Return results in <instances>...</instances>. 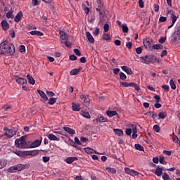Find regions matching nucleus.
<instances>
[{
  "label": "nucleus",
  "instance_id": "obj_1",
  "mask_svg": "<svg viewBox=\"0 0 180 180\" xmlns=\"http://www.w3.org/2000/svg\"><path fill=\"white\" fill-rule=\"evenodd\" d=\"M1 55L8 54L10 56H13L15 54V45L13 44H9L8 41H4L0 44Z\"/></svg>",
  "mask_w": 180,
  "mask_h": 180
},
{
  "label": "nucleus",
  "instance_id": "obj_2",
  "mask_svg": "<svg viewBox=\"0 0 180 180\" xmlns=\"http://www.w3.org/2000/svg\"><path fill=\"white\" fill-rule=\"evenodd\" d=\"M121 85H122V86H125L126 88L129 86H133L135 91H140V87L139 86V85H137V84L134 82L128 83L127 82H122Z\"/></svg>",
  "mask_w": 180,
  "mask_h": 180
},
{
  "label": "nucleus",
  "instance_id": "obj_3",
  "mask_svg": "<svg viewBox=\"0 0 180 180\" xmlns=\"http://www.w3.org/2000/svg\"><path fill=\"white\" fill-rule=\"evenodd\" d=\"M154 44V41L148 38L143 39V45L146 50H151V46Z\"/></svg>",
  "mask_w": 180,
  "mask_h": 180
},
{
  "label": "nucleus",
  "instance_id": "obj_4",
  "mask_svg": "<svg viewBox=\"0 0 180 180\" xmlns=\"http://www.w3.org/2000/svg\"><path fill=\"white\" fill-rule=\"evenodd\" d=\"M4 130H6V131L4 133V135L6 136L8 139H12L13 136H16V129H7L6 128H4Z\"/></svg>",
  "mask_w": 180,
  "mask_h": 180
},
{
  "label": "nucleus",
  "instance_id": "obj_5",
  "mask_svg": "<svg viewBox=\"0 0 180 180\" xmlns=\"http://www.w3.org/2000/svg\"><path fill=\"white\" fill-rule=\"evenodd\" d=\"M172 41H178L180 40V27H178L176 31L172 34Z\"/></svg>",
  "mask_w": 180,
  "mask_h": 180
},
{
  "label": "nucleus",
  "instance_id": "obj_6",
  "mask_svg": "<svg viewBox=\"0 0 180 180\" xmlns=\"http://www.w3.org/2000/svg\"><path fill=\"white\" fill-rule=\"evenodd\" d=\"M15 144L18 146V148H29L27 147V142L22 141H15Z\"/></svg>",
  "mask_w": 180,
  "mask_h": 180
},
{
  "label": "nucleus",
  "instance_id": "obj_7",
  "mask_svg": "<svg viewBox=\"0 0 180 180\" xmlns=\"http://www.w3.org/2000/svg\"><path fill=\"white\" fill-rule=\"evenodd\" d=\"M96 11L99 13V23H103L105 22V20H103V18H105V10H101L99 8H96Z\"/></svg>",
  "mask_w": 180,
  "mask_h": 180
},
{
  "label": "nucleus",
  "instance_id": "obj_8",
  "mask_svg": "<svg viewBox=\"0 0 180 180\" xmlns=\"http://www.w3.org/2000/svg\"><path fill=\"white\" fill-rule=\"evenodd\" d=\"M41 145V140H39L37 139L34 141H33L30 146L28 147V148H36L37 147H40V146Z\"/></svg>",
  "mask_w": 180,
  "mask_h": 180
},
{
  "label": "nucleus",
  "instance_id": "obj_9",
  "mask_svg": "<svg viewBox=\"0 0 180 180\" xmlns=\"http://www.w3.org/2000/svg\"><path fill=\"white\" fill-rule=\"evenodd\" d=\"M141 60H142V63H143L144 64H150V63H151L150 55H146L141 57Z\"/></svg>",
  "mask_w": 180,
  "mask_h": 180
},
{
  "label": "nucleus",
  "instance_id": "obj_10",
  "mask_svg": "<svg viewBox=\"0 0 180 180\" xmlns=\"http://www.w3.org/2000/svg\"><path fill=\"white\" fill-rule=\"evenodd\" d=\"M15 78H17V79H15L16 82H18V84H20L21 85H23L25 84H26V82H27V80H26V79L23 78V77H19L18 76H14Z\"/></svg>",
  "mask_w": 180,
  "mask_h": 180
},
{
  "label": "nucleus",
  "instance_id": "obj_11",
  "mask_svg": "<svg viewBox=\"0 0 180 180\" xmlns=\"http://www.w3.org/2000/svg\"><path fill=\"white\" fill-rule=\"evenodd\" d=\"M17 171H23V169H26V168L29 167V165H23V164H18L15 165Z\"/></svg>",
  "mask_w": 180,
  "mask_h": 180
},
{
  "label": "nucleus",
  "instance_id": "obj_12",
  "mask_svg": "<svg viewBox=\"0 0 180 180\" xmlns=\"http://www.w3.org/2000/svg\"><path fill=\"white\" fill-rule=\"evenodd\" d=\"M72 109L74 112H79L81 110V105L72 103Z\"/></svg>",
  "mask_w": 180,
  "mask_h": 180
},
{
  "label": "nucleus",
  "instance_id": "obj_13",
  "mask_svg": "<svg viewBox=\"0 0 180 180\" xmlns=\"http://www.w3.org/2000/svg\"><path fill=\"white\" fill-rule=\"evenodd\" d=\"M39 95L44 99V101H49V97L46 95V93L40 89L37 90Z\"/></svg>",
  "mask_w": 180,
  "mask_h": 180
},
{
  "label": "nucleus",
  "instance_id": "obj_14",
  "mask_svg": "<svg viewBox=\"0 0 180 180\" xmlns=\"http://www.w3.org/2000/svg\"><path fill=\"white\" fill-rule=\"evenodd\" d=\"M131 127H132V135H131V137L132 139H137V126H136L135 124H132L131 125Z\"/></svg>",
  "mask_w": 180,
  "mask_h": 180
},
{
  "label": "nucleus",
  "instance_id": "obj_15",
  "mask_svg": "<svg viewBox=\"0 0 180 180\" xmlns=\"http://www.w3.org/2000/svg\"><path fill=\"white\" fill-rule=\"evenodd\" d=\"M121 68L128 75H131V74H133V70H131V69L127 66H122Z\"/></svg>",
  "mask_w": 180,
  "mask_h": 180
},
{
  "label": "nucleus",
  "instance_id": "obj_16",
  "mask_svg": "<svg viewBox=\"0 0 180 180\" xmlns=\"http://www.w3.org/2000/svg\"><path fill=\"white\" fill-rule=\"evenodd\" d=\"M59 34L61 40H65V41L68 40V35L66 34L65 32L60 30L59 32Z\"/></svg>",
  "mask_w": 180,
  "mask_h": 180
},
{
  "label": "nucleus",
  "instance_id": "obj_17",
  "mask_svg": "<svg viewBox=\"0 0 180 180\" xmlns=\"http://www.w3.org/2000/svg\"><path fill=\"white\" fill-rule=\"evenodd\" d=\"M74 161H78V158H77V157H69V158L65 159V162H67V164H72V162H74Z\"/></svg>",
  "mask_w": 180,
  "mask_h": 180
},
{
  "label": "nucleus",
  "instance_id": "obj_18",
  "mask_svg": "<svg viewBox=\"0 0 180 180\" xmlns=\"http://www.w3.org/2000/svg\"><path fill=\"white\" fill-rule=\"evenodd\" d=\"M1 27L3 30H8L9 29V24L7 20H3L1 21Z\"/></svg>",
  "mask_w": 180,
  "mask_h": 180
},
{
  "label": "nucleus",
  "instance_id": "obj_19",
  "mask_svg": "<svg viewBox=\"0 0 180 180\" xmlns=\"http://www.w3.org/2000/svg\"><path fill=\"white\" fill-rule=\"evenodd\" d=\"M86 36L89 43H94L95 42V39H94V37L92 36V34H91V32H86Z\"/></svg>",
  "mask_w": 180,
  "mask_h": 180
},
{
  "label": "nucleus",
  "instance_id": "obj_20",
  "mask_svg": "<svg viewBox=\"0 0 180 180\" xmlns=\"http://www.w3.org/2000/svg\"><path fill=\"white\" fill-rule=\"evenodd\" d=\"M22 16H23V13H22V11H20L19 13H18L14 18L15 22H16L17 23H19V22H20V18Z\"/></svg>",
  "mask_w": 180,
  "mask_h": 180
},
{
  "label": "nucleus",
  "instance_id": "obj_21",
  "mask_svg": "<svg viewBox=\"0 0 180 180\" xmlns=\"http://www.w3.org/2000/svg\"><path fill=\"white\" fill-rule=\"evenodd\" d=\"M96 122H98L99 123H105L109 122V120L101 115L96 118Z\"/></svg>",
  "mask_w": 180,
  "mask_h": 180
},
{
  "label": "nucleus",
  "instance_id": "obj_22",
  "mask_svg": "<svg viewBox=\"0 0 180 180\" xmlns=\"http://www.w3.org/2000/svg\"><path fill=\"white\" fill-rule=\"evenodd\" d=\"M81 70H82V68H79L78 69H77V68L73 69V70H70V75H78V74L79 73V71H81Z\"/></svg>",
  "mask_w": 180,
  "mask_h": 180
},
{
  "label": "nucleus",
  "instance_id": "obj_23",
  "mask_svg": "<svg viewBox=\"0 0 180 180\" xmlns=\"http://www.w3.org/2000/svg\"><path fill=\"white\" fill-rule=\"evenodd\" d=\"M114 133L116 134V136H118L119 137L123 136V131L120 129H113Z\"/></svg>",
  "mask_w": 180,
  "mask_h": 180
},
{
  "label": "nucleus",
  "instance_id": "obj_24",
  "mask_svg": "<svg viewBox=\"0 0 180 180\" xmlns=\"http://www.w3.org/2000/svg\"><path fill=\"white\" fill-rule=\"evenodd\" d=\"M106 115H107V116H108V117H113V116H116V115H117V111L107 110L106 111Z\"/></svg>",
  "mask_w": 180,
  "mask_h": 180
},
{
  "label": "nucleus",
  "instance_id": "obj_25",
  "mask_svg": "<svg viewBox=\"0 0 180 180\" xmlns=\"http://www.w3.org/2000/svg\"><path fill=\"white\" fill-rule=\"evenodd\" d=\"M63 130H65V131L69 134H75V131L68 127H64Z\"/></svg>",
  "mask_w": 180,
  "mask_h": 180
},
{
  "label": "nucleus",
  "instance_id": "obj_26",
  "mask_svg": "<svg viewBox=\"0 0 180 180\" xmlns=\"http://www.w3.org/2000/svg\"><path fill=\"white\" fill-rule=\"evenodd\" d=\"M48 139L49 140H51V141H58V140H59L58 138L53 134H49L48 135Z\"/></svg>",
  "mask_w": 180,
  "mask_h": 180
},
{
  "label": "nucleus",
  "instance_id": "obj_27",
  "mask_svg": "<svg viewBox=\"0 0 180 180\" xmlns=\"http://www.w3.org/2000/svg\"><path fill=\"white\" fill-rule=\"evenodd\" d=\"M145 116H151L152 119H155V117H157V113L154 111H149L145 113Z\"/></svg>",
  "mask_w": 180,
  "mask_h": 180
},
{
  "label": "nucleus",
  "instance_id": "obj_28",
  "mask_svg": "<svg viewBox=\"0 0 180 180\" xmlns=\"http://www.w3.org/2000/svg\"><path fill=\"white\" fill-rule=\"evenodd\" d=\"M30 34L32 36H44V34L40 31H31Z\"/></svg>",
  "mask_w": 180,
  "mask_h": 180
},
{
  "label": "nucleus",
  "instance_id": "obj_29",
  "mask_svg": "<svg viewBox=\"0 0 180 180\" xmlns=\"http://www.w3.org/2000/svg\"><path fill=\"white\" fill-rule=\"evenodd\" d=\"M27 78L28 79V82L31 84V85H34V84H36V81H34V79H33V77L30 75H27Z\"/></svg>",
  "mask_w": 180,
  "mask_h": 180
},
{
  "label": "nucleus",
  "instance_id": "obj_30",
  "mask_svg": "<svg viewBox=\"0 0 180 180\" xmlns=\"http://www.w3.org/2000/svg\"><path fill=\"white\" fill-rule=\"evenodd\" d=\"M170 19L172 20V26H174V25H175V22H176V20H178V17L175 14L172 13Z\"/></svg>",
  "mask_w": 180,
  "mask_h": 180
},
{
  "label": "nucleus",
  "instance_id": "obj_31",
  "mask_svg": "<svg viewBox=\"0 0 180 180\" xmlns=\"http://www.w3.org/2000/svg\"><path fill=\"white\" fill-rule=\"evenodd\" d=\"M80 98L84 100V103H89L91 99L89 96L82 95L80 96Z\"/></svg>",
  "mask_w": 180,
  "mask_h": 180
},
{
  "label": "nucleus",
  "instance_id": "obj_32",
  "mask_svg": "<svg viewBox=\"0 0 180 180\" xmlns=\"http://www.w3.org/2000/svg\"><path fill=\"white\" fill-rule=\"evenodd\" d=\"M97 4L98 6L96 8V9H100V11H105L104 8H103V4H102V3H101V0H97Z\"/></svg>",
  "mask_w": 180,
  "mask_h": 180
},
{
  "label": "nucleus",
  "instance_id": "obj_33",
  "mask_svg": "<svg viewBox=\"0 0 180 180\" xmlns=\"http://www.w3.org/2000/svg\"><path fill=\"white\" fill-rule=\"evenodd\" d=\"M158 161L160 164L167 165V161H165V158H164V156H160Z\"/></svg>",
  "mask_w": 180,
  "mask_h": 180
},
{
  "label": "nucleus",
  "instance_id": "obj_34",
  "mask_svg": "<svg viewBox=\"0 0 180 180\" xmlns=\"http://www.w3.org/2000/svg\"><path fill=\"white\" fill-rule=\"evenodd\" d=\"M169 85H170L172 89H174V90L176 89V84H175V82H174L173 79H170Z\"/></svg>",
  "mask_w": 180,
  "mask_h": 180
},
{
  "label": "nucleus",
  "instance_id": "obj_35",
  "mask_svg": "<svg viewBox=\"0 0 180 180\" xmlns=\"http://www.w3.org/2000/svg\"><path fill=\"white\" fill-rule=\"evenodd\" d=\"M16 171H18V169H16V166L11 167L7 169V172H10L11 174L16 172Z\"/></svg>",
  "mask_w": 180,
  "mask_h": 180
},
{
  "label": "nucleus",
  "instance_id": "obj_36",
  "mask_svg": "<svg viewBox=\"0 0 180 180\" xmlns=\"http://www.w3.org/2000/svg\"><path fill=\"white\" fill-rule=\"evenodd\" d=\"M56 102H57V98L51 97L49 98L48 103L49 105H54Z\"/></svg>",
  "mask_w": 180,
  "mask_h": 180
},
{
  "label": "nucleus",
  "instance_id": "obj_37",
  "mask_svg": "<svg viewBox=\"0 0 180 180\" xmlns=\"http://www.w3.org/2000/svg\"><path fill=\"white\" fill-rule=\"evenodd\" d=\"M134 147H135L136 150H138L139 151H144V148L139 143L135 144Z\"/></svg>",
  "mask_w": 180,
  "mask_h": 180
},
{
  "label": "nucleus",
  "instance_id": "obj_38",
  "mask_svg": "<svg viewBox=\"0 0 180 180\" xmlns=\"http://www.w3.org/2000/svg\"><path fill=\"white\" fill-rule=\"evenodd\" d=\"M172 139H173L174 143H176V144H179V146H180V140L176 135H173Z\"/></svg>",
  "mask_w": 180,
  "mask_h": 180
},
{
  "label": "nucleus",
  "instance_id": "obj_39",
  "mask_svg": "<svg viewBox=\"0 0 180 180\" xmlns=\"http://www.w3.org/2000/svg\"><path fill=\"white\" fill-rule=\"evenodd\" d=\"M158 117L159 119H162V120L165 119L167 117V112H159Z\"/></svg>",
  "mask_w": 180,
  "mask_h": 180
},
{
  "label": "nucleus",
  "instance_id": "obj_40",
  "mask_svg": "<svg viewBox=\"0 0 180 180\" xmlns=\"http://www.w3.org/2000/svg\"><path fill=\"white\" fill-rule=\"evenodd\" d=\"M106 171H108V172H110L111 174H116L117 172L116 169L113 167H106Z\"/></svg>",
  "mask_w": 180,
  "mask_h": 180
},
{
  "label": "nucleus",
  "instance_id": "obj_41",
  "mask_svg": "<svg viewBox=\"0 0 180 180\" xmlns=\"http://www.w3.org/2000/svg\"><path fill=\"white\" fill-rule=\"evenodd\" d=\"M6 18H8V19H13V18H14L13 12L8 11L6 13Z\"/></svg>",
  "mask_w": 180,
  "mask_h": 180
},
{
  "label": "nucleus",
  "instance_id": "obj_42",
  "mask_svg": "<svg viewBox=\"0 0 180 180\" xmlns=\"http://www.w3.org/2000/svg\"><path fill=\"white\" fill-rule=\"evenodd\" d=\"M120 79H122V81H125V79H127V76H126V74L123 72H120Z\"/></svg>",
  "mask_w": 180,
  "mask_h": 180
},
{
  "label": "nucleus",
  "instance_id": "obj_43",
  "mask_svg": "<svg viewBox=\"0 0 180 180\" xmlns=\"http://www.w3.org/2000/svg\"><path fill=\"white\" fill-rule=\"evenodd\" d=\"M81 115H83L84 117H86V119H89V117H91V115L88 112L82 111Z\"/></svg>",
  "mask_w": 180,
  "mask_h": 180
},
{
  "label": "nucleus",
  "instance_id": "obj_44",
  "mask_svg": "<svg viewBox=\"0 0 180 180\" xmlns=\"http://www.w3.org/2000/svg\"><path fill=\"white\" fill-rule=\"evenodd\" d=\"M150 58V63H157L158 58L157 56L154 55H149Z\"/></svg>",
  "mask_w": 180,
  "mask_h": 180
},
{
  "label": "nucleus",
  "instance_id": "obj_45",
  "mask_svg": "<svg viewBox=\"0 0 180 180\" xmlns=\"http://www.w3.org/2000/svg\"><path fill=\"white\" fill-rule=\"evenodd\" d=\"M20 53H26V46L25 45H21L19 47Z\"/></svg>",
  "mask_w": 180,
  "mask_h": 180
},
{
  "label": "nucleus",
  "instance_id": "obj_46",
  "mask_svg": "<svg viewBox=\"0 0 180 180\" xmlns=\"http://www.w3.org/2000/svg\"><path fill=\"white\" fill-rule=\"evenodd\" d=\"M39 153H40V150H31V156H36L37 155V154H39Z\"/></svg>",
  "mask_w": 180,
  "mask_h": 180
},
{
  "label": "nucleus",
  "instance_id": "obj_47",
  "mask_svg": "<svg viewBox=\"0 0 180 180\" xmlns=\"http://www.w3.org/2000/svg\"><path fill=\"white\" fill-rule=\"evenodd\" d=\"M123 33H127L129 32V27L127 25H121Z\"/></svg>",
  "mask_w": 180,
  "mask_h": 180
},
{
  "label": "nucleus",
  "instance_id": "obj_48",
  "mask_svg": "<svg viewBox=\"0 0 180 180\" xmlns=\"http://www.w3.org/2000/svg\"><path fill=\"white\" fill-rule=\"evenodd\" d=\"M162 89H164L165 92H169V86L167 84H163L162 86Z\"/></svg>",
  "mask_w": 180,
  "mask_h": 180
},
{
  "label": "nucleus",
  "instance_id": "obj_49",
  "mask_svg": "<svg viewBox=\"0 0 180 180\" xmlns=\"http://www.w3.org/2000/svg\"><path fill=\"white\" fill-rule=\"evenodd\" d=\"M84 151L87 153V154H92V153H94V149L90 148H84Z\"/></svg>",
  "mask_w": 180,
  "mask_h": 180
},
{
  "label": "nucleus",
  "instance_id": "obj_50",
  "mask_svg": "<svg viewBox=\"0 0 180 180\" xmlns=\"http://www.w3.org/2000/svg\"><path fill=\"white\" fill-rule=\"evenodd\" d=\"M133 131V129L128 128L126 129L125 133L127 136H131V132Z\"/></svg>",
  "mask_w": 180,
  "mask_h": 180
},
{
  "label": "nucleus",
  "instance_id": "obj_51",
  "mask_svg": "<svg viewBox=\"0 0 180 180\" xmlns=\"http://www.w3.org/2000/svg\"><path fill=\"white\" fill-rule=\"evenodd\" d=\"M167 40V37H161L160 39L158 40L159 43H161V44H163V43H165V41Z\"/></svg>",
  "mask_w": 180,
  "mask_h": 180
},
{
  "label": "nucleus",
  "instance_id": "obj_52",
  "mask_svg": "<svg viewBox=\"0 0 180 180\" xmlns=\"http://www.w3.org/2000/svg\"><path fill=\"white\" fill-rule=\"evenodd\" d=\"M130 175H131V176H139V172L131 169Z\"/></svg>",
  "mask_w": 180,
  "mask_h": 180
},
{
  "label": "nucleus",
  "instance_id": "obj_53",
  "mask_svg": "<svg viewBox=\"0 0 180 180\" xmlns=\"http://www.w3.org/2000/svg\"><path fill=\"white\" fill-rule=\"evenodd\" d=\"M4 167H6V163L2 160H0V169H2Z\"/></svg>",
  "mask_w": 180,
  "mask_h": 180
},
{
  "label": "nucleus",
  "instance_id": "obj_54",
  "mask_svg": "<svg viewBox=\"0 0 180 180\" xmlns=\"http://www.w3.org/2000/svg\"><path fill=\"white\" fill-rule=\"evenodd\" d=\"M162 178L164 180H169V175H168L167 173H165L162 174Z\"/></svg>",
  "mask_w": 180,
  "mask_h": 180
},
{
  "label": "nucleus",
  "instance_id": "obj_55",
  "mask_svg": "<svg viewBox=\"0 0 180 180\" xmlns=\"http://www.w3.org/2000/svg\"><path fill=\"white\" fill-rule=\"evenodd\" d=\"M42 161L44 162H49V161H50V157H49V156H43L42 157Z\"/></svg>",
  "mask_w": 180,
  "mask_h": 180
},
{
  "label": "nucleus",
  "instance_id": "obj_56",
  "mask_svg": "<svg viewBox=\"0 0 180 180\" xmlns=\"http://www.w3.org/2000/svg\"><path fill=\"white\" fill-rule=\"evenodd\" d=\"M74 53L76 54V56H78V57H81V51L78 49H74Z\"/></svg>",
  "mask_w": 180,
  "mask_h": 180
},
{
  "label": "nucleus",
  "instance_id": "obj_57",
  "mask_svg": "<svg viewBox=\"0 0 180 180\" xmlns=\"http://www.w3.org/2000/svg\"><path fill=\"white\" fill-rule=\"evenodd\" d=\"M32 4L33 6H37V5H40L39 0H32Z\"/></svg>",
  "mask_w": 180,
  "mask_h": 180
},
{
  "label": "nucleus",
  "instance_id": "obj_58",
  "mask_svg": "<svg viewBox=\"0 0 180 180\" xmlns=\"http://www.w3.org/2000/svg\"><path fill=\"white\" fill-rule=\"evenodd\" d=\"M136 53H137L138 54H141V53H143V49L141 48V46L136 49Z\"/></svg>",
  "mask_w": 180,
  "mask_h": 180
},
{
  "label": "nucleus",
  "instance_id": "obj_59",
  "mask_svg": "<svg viewBox=\"0 0 180 180\" xmlns=\"http://www.w3.org/2000/svg\"><path fill=\"white\" fill-rule=\"evenodd\" d=\"M155 99H156V103H155V108L158 109V95L154 96Z\"/></svg>",
  "mask_w": 180,
  "mask_h": 180
},
{
  "label": "nucleus",
  "instance_id": "obj_60",
  "mask_svg": "<svg viewBox=\"0 0 180 180\" xmlns=\"http://www.w3.org/2000/svg\"><path fill=\"white\" fill-rule=\"evenodd\" d=\"M103 29H104V32H109V24L108 23H105L104 25H103Z\"/></svg>",
  "mask_w": 180,
  "mask_h": 180
},
{
  "label": "nucleus",
  "instance_id": "obj_61",
  "mask_svg": "<svg viewBox=\"0 0 180 180\" xmlns=\"http://www.w3.org/2000/svg\"><path fill=\"white\" fill-rule=\"evenodd\" d=\"M103 39L108 41V40H110V37L108 34H105Z\"/></svg>",
  "mask_w": 180,
  "mask_h": 180
},
{
  "label": "nucleus",
  "instance_id": "obj_62",
  "mask_svg": "<svg viewBox=\"0 0 180 180\" xmlns=\"http://www.w3.org/2000/svg\"><path fill=\"white\" fill-rule=\"evenodd\" d=\"M139 6L140 8H144V1L143 0H139Z\"/></svg>",
  "mask_w": 180,
  "mask_h": 180
},
{
  "label": "nucleus",
  "instance_id": "obj_63",
  "mask_svg": "<svg viewBox=\"0 0 180 180\" xmlns=\"http://www.w3.org/2000/svg\"><path fill=\"white\" fill-rule=\"evenodd\" d=\"M167 54H168V52L167 51V50H162L161 52V55L160 57H165V56H167Z\"/></svg>",
  "mask_w": 180,
  "mask_h": 180
},
{
  "label": "nucleus",
  "instance_id": "obj_64",
  "mask_svg": "<svg viewBox=\"0 0 180 180\" xmlns=\"http://www.w3.org/2000/svg\"><path fill=\"white\" fill-rule=\"evenodd\" d=\"M159 22H167V17L160 16L159 18Z\"/></svg>",
  "mask_w": 180,
  "mask_h": 180
}]
</instances>
